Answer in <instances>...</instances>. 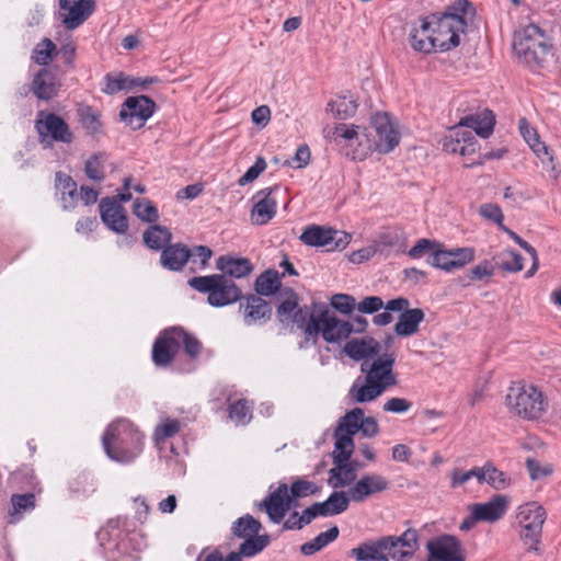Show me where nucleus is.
I'll return each mask as SVG.
<instances>
[{
    "label": "nucleus",
    "instance_id": "nucleus-1",
    "mask_svg": "<svg viewBox=\"0 0 561 561\" xmlns=\"http://www.w3.org/2000/svg\"><path fill=\"white\" fill-rule=\"evenodd\" d=\"M396 357L383 353L371 362L360 364L362 376H358L347 391V399L353 403H370L382 396L389 388L398 385L393 371Z\"/></svg>",
    "mask_w": 561,
    "mask_h": 561
},
{
    "label": "nucleus",
    "instance_id": "nucleus-2",
    "mask_svg": "<svg viewBox=\"0 0 561 561\" xmlns=\"http://www.w3.org/2000/svg\"><path fill=\"white\" fill-rule=\"evenodd\" d=\"M106 455L114 461L129 463L140 455L144 436L128 420L121 419L111 423L102 438Z\"/></svg>",
    "mask_w": 561,
    "mask_h": 561
},
{
    "label": "nucleus",
    "instance_id": "nucleus-3",
    "mask_svg": "<svg viewBox=\"0 0 561 561\" xmlns=\"http://www.w3.org/2000/svg\"><path fill=\"white\" fill-rule=\"evenodd\" d=\"M470 7L468 0H457L445 12L432 13L424 18L430 23L428 27L437 49L445 51L459 45V35L465 32L467 25L463 14Z\"/></svg>",
    "mask_w": 561,
    "mask_h": 561
},
{
    "label": "nucleus",
    "instance_id": "nucleus-4",
    "mask_svg": "<svg viewBox=\"0 0 561 561\" xmlns=\"http://www.w3.org/2000/svg\"><path fill=\"white\" fill-rule=\"evenodd\" d=\"M506 405L514 415L525 420H538L546 412L548 402L536 386L517 381L507 390Z\"/></svg>",
    "mask_w": 561,
    "mask_h": 561
},
{
    "label": "nucleus",
    "instance_id": "nucleus-5",
    "mask_svg": "<svg viewBox=\"0 0 561 561\" xmlns=\"http://www.w3.org/2000/svg\"><path fill=\"white\" fill-rule=\"evenodd\" d=\"M187 284L198 293L208 294V304L216 308L232 305L242 296L236 283L225 275L194 276Z\"/></svg>",
    "mask_w": 561,
    "mask_h": 561
},
{
    "label": "nucleus",
    "instance_id": "nucleus-6",
    "mask_svg": "<svg viewBox=\"0 0 561 561\" xmlns=\"http://www.w3.org/2000/svg\"><path fill=\"white\" fill-rule=\"evenodd\" d=\"M550 48L543 32L535 24L527 25L514 36L513 49L528 65L542 66Z\"/></svg>",
    "mask_w": 561,
    "mask_h": 561
},
{
    "label": "nucleus",
    "instance_id": "nucleus-7",
    "mask_svg": "<svg viewBox=\"0 0 561 561\" xmlns=\"http://www.w3.org/2000/svg\"><path fill=\"white\" fill-rule=\"evenodd\" d=\"M305 332L311 336L321 334L324 341L334 343L347 339L353 332V325L339 319L325 306H321L310 314Z\"/></svg>",
    "mask_w": 561,
    "mask_h": 561
},
{
    "label": "nucleus",
    "instance_id": "nucleus-8",
    "mask_svg": "<svg viewBox=\"0 0 561 561\" xmlns=\"http://www.w3.org/2000/svg\"><path fill=\"white\" fill-rule=\"evenodd\" d=\"M546 518V510L538 502H527L517 507L516 520L520 526V537L529 543V550H538Z\"/></svg>",
    "mask_w": 561,
    "mask_h": 561
},
{
    "label": "nucleus",
    "instance_id": "nucleus-9",
    "mask_svg": "<svg viewBox=\"0 0 561 561\" xmlns=\"http://www.w3.org/2000/svg\"><path fill=\"white\" fill-rule=\"evenodd\" d=\"M35 129L39 144L44 148L50 147L54 141L68 145L75 138L67 122L55 113L39 111L35 121Z\"/></svg>",
    "mask_w": 561,
    "mask_h": 561
},
{
    "label": "nucleus",
    "instance_id": "nucleus-10",
    "mask_svg": "<svg viewBox=\"0 0 561 561\" xmlns=\"http://www.w3.org/2000/svg\"><path fill=\"white\" fill-rule=\"evenodd\" d=\"M300 240L310 247L324 248L327 251L343 250L351 241V234L345 231L317 225L308 226Z\"/></svg>",
    "mask_w": 561,
    "mask_h": 561
},
{
    "label": "nucleus",
    "instance_id": "nucleus-11",
    "mask_svg": "<svg viewBox=\"0 0 561 561\" xmlns=\"http://www.w3.org/2000/svg\"><path fill=\"white\" fill-rule=\"evenodd\" d=\"M59 20L64 27L72 31L81 26L94 12V0H59Z\"/></svg>",
    "mask_w": 561,
    "mask_h": 561
},
{
    "label": "nucleus",
    "instance_id": "nucleus-12",
    "mask_svg": "<svg viewBox=\"0 0 561 561\" xmlns=\"http://www.w3.org/2000/svg\"><path fill=\"white\" fill-rule=\"evenodd\" d=\"M156 103L146 95L129 96L123 104L119 117L131 128H140L154 112Z\"/></svg>",
    "mask_w": 561,
    "mask_h": 561
},
{
    "label": "nucleus",
    "instance_id": "nucleus-13",
    "mask_svg": "<svg viewBox=\"0 0 561 561\" xmlns=\"http://www.w3.org/2000/svg\"><path fill=\"white\" fill-rule=\"evenodd\" d=\"M473 260V248L436 249L431 254L430 264L436 268L450 272L463 267Z\"/></svg>",
    "mask_w": 561,
    "mask_h": 561
},
{
    "label": "nucleus",
    "instance_id": "nucleus-14",
    "mask_svg": "<svg viewBox=\"0 0 561 561\" xmlns=\"http://www.w3.org/2000/svg\"><path fill=\"white\" fill-rule=\"evenodd\" d=\"M371 127L376 131V149L388 153L400 142V133L387 113H377L371 117Z\"/></svg>",
    "mask_w": 561,
    "mask_h": 561
},
{
    "label": "nucleus",
    "instance_id": "nucleus-15",
    "mask_svg": "<svg viewBox=\"0 0 561 561\" xmlns=\"http://www.w3.org/2000/svg\"><path fill=\"white\" fill-rule=\"evenodd\" d=\"M430 561H466L461 542L454 536L444 535L426 545Z\"/></svg>",
    "mask_w": 561,
    "mask_h": 561
},
{
    "label": "nucleus",
    "instance_id": "nucleus-16",
    "mask_svg": "<svg viewBox=\"0 0 561 561\" xmlns=\"http://www.w3.org/2000/svg\"><path fill=\"white\" fill-rule=\"evenodd\" d=\"M291 503L287 484L280 483L275 490L270 488V494L260 503L259 507L266 512L271 522L278 524L289 511Z\"/></svg>",
    "mask_w": 561,
    "mask_h": 561
},
{
    "label": "nucleus",
    "instance_id": "nucleus-17",
    "mask_svg": "<svg viewBox=\"0 0 561 561\" xmlns=\"http://www.w3.org/2000/svg\"><path fill=\"white\" fill-rule=\"evenodd\" d=\"M389 486L387 478L377 473H367L348 489V496L353 502L362 503L377 493L387 491Z\"/></svg>",
    "mask_w": 561,
    "mask_h": 561
},
{
    "label": "nucleus",
    "instance_id": "nucleus-18",
    "mask_svg": "<svg viewBox=\"0 0 561 561\" xmlns=\"http://www.w3.org/2000/svg\"><path fill=\"white\" fill-rule=\"evenodd\" d=\"M100 216L103 224L116 233H125L128 230V218L125 208L116 201V197H104L99 204Z\"/></svg>",
    "mask_w": 561,
    "mask_h": 561
},
{
    "label": "nucleus",
    "instance_id": "nucleus-19",
    "mask_svg": "<svg viewBox=\"0 0 561 561\" xmlns=\"http://www.w3.org/2000/svg\"><path fill=\"white\" fill-rule=\"evenodd\" d=\"M510 497L503 494H495L489 501L471 504L474 510V516L480 522L495 523L500 520L507 512Z\"/></svg>",
    "mask_w": 561,
    "mask_h": 561
},
{
    "label": "nucleus",
    "instance_id": "nucleus-20",
    "mask_svg": "<svg viewBox=\"0 0 561 561\" xmlns=\"http://www.w3.org/2000/svg\"><path fill=\"white\" fill-rule=\"evenodd\" d=\"M174 328L164 330L152 347V360L157 366H168L179 352Z\"/></svg>",
    "mask_w": 561,
    "mask_h": 561
},
{
    "label": "nucleus",
    "instance_id": "nucleus-21",
    "mask_svg": "<svg viewBox=\"0 0 561 561\" xmlns=\"http://www.w3.org/2000/svg\"><path fill=\"white\" fill-rule=\"evenodd\" d=\"M273 188L259 191L253 199L254 205L251 210V221L255 225L267 224L276 214V201L271 196Z\"/></svg>",
    "mask_w": 561,
    "mask_h": 561
},
{
    "label": "nucleus",
    "instance_id": "nucleus-22",
    "mask_svg": "<svg viewBox=\"0 0 561 561\" xmlns=\"http://www.w3.org/2000/svg\"><path fill=\"white\" fill-rule=\"evenodd\" d=\"M191 259V250L182 244L167 245L160 255V263L163 268L169 271H181Z\"/></svg>",
    "mask_w": 561,
    "mask_h": 561
},
{
    "label": "nucleus",
    "instance_id": "nucleus-23",
    "mask_svg": "<svg viewBox=\"0 0 561 561\" xmlns=\"http://www.w3.org/2000/svg\"><path fill=\"white\" fill-rule=\"evenodd\" d=\"M495 117L490 110H483L474 115H467L459 122V126L471 128L476 135L488 138L493 133Z\"/></svg>",
    "mask_w": 561,
    "mask_h": 561
},
{
    "label": "nucleus",
    "instance_id": "nucleus-24",
    "mask_svg": "<svg viewBox=\"0 0 561 561\" xmlns=\"http://www.w3.org/2000/svg\"><path fill=\"white\" fill-rule=\"evenodd\" d=\"M343 351L354 360L367 359L379 353L380 344L371 337L352 339L345 343Z\"/></svg>",
    "mask_w": 561,
    "mask_h": 561
},
{
    "label": "nucleus",
    "instance_id": "nucleus-25",
    "mask_svg": "<svg viewBox=\"0 0 561 561\" xmlns=\"http://www.w3.org/2000/svg\"><path fill=\"white\" fill-rule=\"evenodd\" d=\"M216 267L222 272L221 275L242 278L250 275L253 271V265L250 260L245 257H231L221 255L216 261Z\"/></svg>",
    "mask_w": 561,
    "mask_h": 561
},
{
    "label": "nucleus",
    "instance_id": "nucleus-26",
    "mask_svg": "<svg viewBox=\"0 0 561 561\" xmlns=\"http://www.w3.org/2000/svg\"><path fill=\"white\" fill-rule=\"evenodd\" d=\"M244 310V323L253 325L261 320L268 319L271 316L270 305L260 296L250 295L245 298V302L240 305Z\"/></svg>",
    "mask_w": 561,
    "mask_h": 561
},
{
    "label": "nucleus",
    "instance_id": "nucleus-27",
    "mask_svg": "<svg viewBox=\"0 0 561 561\" xmlns=\"http://www.w3.org/2000/svg\"><path fill=\"white\" fill-rule=\"evenodd\" d=\"M356 482V467L348 461L333 460V467L329 470L328 483L333 489L344 488Z\"/></svg>",
    "mask_w": 561,
    "mask_h": 561
},
{
    "label": "nucleus",
    "instance_id": "nucleus-28",
    "mask_svg": "<svg viewBox=\"0 0 561 561\" xmlns=\"http://www.w3.org/2000/svg\"><path fill=\"white\" fill-rule=\"evenodd\" d=\"M430 23L424 18L420 20V26L413 27L409 35L411 47L419 53L430 54L437 49V46L428 27Z\"/></svg>",
    "mask_w": 561,
    "mask_h": 561
},
{
    "label": "nucleus",
    "instance_id": "nucleus-29",
    "mask_svg": "<svg viewBox=\"0 0 561 561\" xmlns=\"http://www.w3.org/2000/svg\"><path fill=\"white\" fill-rule=\"evenodd\" d=\"M350 557L356 561H388L382 537L377 540H367L350 550Z\"/></svg>",
    "mask_w": 561,
    "mask_h": 561
},
{
    "label": "nucleus",
    "instance_id": "nucleus-30",
    "mask_svg": "<svg viewBox=\"0 0 561 561\" xmlns=\"http://www.w3.org/2000/svg\"><path fill=\"white\" fill-rule=\"evenodd\" d=\"M55 182L56 191L60 194L62 209H73L78 201L77 183L75 180L64 172H57Z\"/></svg>",
    "mask_w": 561,
    "mask_h": 561
},
{
    "label": "nucleus",
    "instance_id": "nucleus-31",
    "mask_svg": "<svg viewBox=\"0 0 561 561\" xmlns=\"http://www.w3.org/2000/svg\"><path fill=\"white\" fill-rule=\"evenodd\" d=\"M151 82H153V78L130 79L123 72L108 73L105 76V85L102 88V91L106 94H115L119 91L129 90L137 85L145 87Z\"/></svg>",
    "mask_w": 561,
    "mask_h": 561
},
{
    "label": "nucleus",
    "instance_id": "nucleus-32",
    "mask_svg": "<svg viewBox=\"0 0 561 561\" xmlns=\"http://www.w3.org/2000/svg\"><path fill=\"white\" fill-rule=\"evenodd\" d=\"M518 128L523 138L537 154V157L541 159L542 163L552 162V156L549 152L548 147L539 140L537 130L530 126L526 118L519 119Z\"/></svg>",
    "mask_w": 561,
    "mask_h": 561
},
{
    "label": "nucleus",
    "instance_id": "nucleus-33",
    "mask_svg": "<svg viewBox=\"0 0 561 561\" xmlns=\"http://www.w3.org/2000/svg\"><path fill=\"white\" fill-rule=\"evenodd\" d=\"M425 313L420 308L408 309L399 316L394 331L401 336H411L419 331L420 323L424 320Z\"/></svg>",
    "mask_w": 561,
    "mask_h": 561
},
{
    "label": "nucleus",
    "instance_id": "nucleus-34",
    "mask_svg": "<svg viewBox=\"0 0 561 561\" xmlns=\"http://www.w3.org/2000/svg\"><path fill=\"white\" fill-rule=\"evenodd\" d=\"M32 91L41 100L54 98L58 92L54 75L47 69L39 70L33 80Z\"/></svg>",
    "mask_w": 561,
    "mask_h": 561
},
{
    "label": "nucleus",
    "instance_id": "nucleus-35",
    "mask_svg": "<svg viewBox=\"0 0 561 561\" xmlns=\"http://www.w3.org/2000/svg\"><path fill=\"white\" fill-rule=\"evenodd\" d=\"M142 240L150 250H163L172 240L171 231L163 226L153 224L149 226L142 233Z\"/></svg>",
    "mask_w": 561,
    "mask_h": 561
},
{
    "label": "nucleus",
    "instance_id": "nucleus-36",
    "mask_svg": "<svg viewBox=\"0 0 561 561\" xmlns=\"http://www.w3.org/2000/svg\"><path fill=\"white\" fill-rule=\"evenodd\" d=\"M457 138L444 144L447 151L461 156L472 154L478 149V142L472 131L462 130L456 133Z\"/></svg>",
    "mask_w": 561,
    "mask_h": 561
},
{
    "label": "nucleus",
    "instance_id": "nucleus-37",
    "mask_svg": "<svg viewBox=\"0 0 561 561\" xmlns=\"http://www.w3.org/2000/svg\"><path fill=\"white\" fill-rule=\"evenodd\" d=\"M357 103L351 95H337L327 104V112L337 119H346L356 113Z\"/></svg>",
    "mask_w": 561,
    "mask_h": 561
},
{
    "label": "nucleus",
    "instance_id": "nucleus-38",
    "mask_svg": "<svg viewBox=\"0 0 561 561\" xmlns=\"http://www.w3.org/2000/svg\"><path fill=\"white\" fill-rule=\"evenodd\" d=\"M270 538L267 535H255L252 537L244 538V541L240 545L238 552H231L226 559H229L232 554L238 556L240 561L242 557H253L260 553L268 545Z\"/></svg>",
    "mask_w": 561,
    "mask_h": 561
},
{
    "label": "nucleus",
    "instance_id": "nucleus-39",
    "mask_svg": "<svg viewBox=\"0 0 561 561\" xmlns=\"http://www.w3.org/2000/svg\"><path fill=\"white\" fill-rule=\"evenodd\" d=\"M339 528L336 526H333L327 531L320 533L312 540L304 543L300 547V551L305 556H311L327 547L332 541H334L339 537Z\"/></svg>",
    "mask_w": 561,
    "mask_h": 561
},
{
    "label": "nucleus",
    "instance_id": "nucleus-40",
    "mask_svg": "<svg viewBox=\"0 0 561 561\" xmlns=\"http://www.w3.org/2000/svg\"><path fill=\"white\" fill-rule=\"evenodd\" d=\"M11 510L9 511L10 523H16L21 516L35 507V495L33 493L13 494L11 496Z\"/></svg>",
    "mask_w": 561,
    "mask_h": 561
},
{
    "label": "nucleus",
    "instance_id": "nucleus-41",
    "mask_svg": "<svg viewBox=\"0 0 561 561\" xmlns=\"http://www.w3.org/2000/svg\"><path fill=\"white\" fill-rule=\"evenodd\" d=\"M334 436L335 444L333 451V460H337L339 462L348 461L354 451L353 435L335 430Z\"/></svg>",
    "mask_w": 561,
    "mask_h": 561
},
{
    "label": "nucleus",
    "instance_id": "nucleus-42",
    "mask_svg": "<svg viewBox=\"0 0 561 561\" xmlns=\"http://www.w3.org/2000/svg\"><path fill=\"white\" fill-rule=\"evenodd\" d=\"M481 484L488 483L495 490H502L510 485V478L506 473L499 470L492 462H486L481 467Z\"/></svg>",
    "mask_w": 561,
    "mask_h": 561
},
{
    "label": "nucleus",
    "instance_id": "nucleus-43",
    "mask_svg": "<svg viewBox=\"0 0 561 561\" xmlns=\"http://www.w3.org/2000/svg\"><path fill=\"white\" fill-rule=\"evenodd\" d=\"M279 287V274L274 270L265 271L255 280V290L260 296H272Z\"/></svg>",
    "mask_w": 561,
    "mask_h": 561
},
{
    "label": "nucleus",
    "instance_id": "nucleus-44",
    "mask_svg": "<svg viewBox=\"0 0 561 561\" xmlns=\"http://www.w3.org/2000/svg\"><path fill=\"white\" fill-rule=\"evenodd\" d=\"M79 121L89 135L102 133V123L98 111L89 105H81L78 108Z\"/></svg>",
    "mask_w": 561,
    "mask_h": 561
},
{
    "label": "nucleus",
    "instance_id": "nucleus-45",
    "mask_svg": "<svg viewBox=\"0 0 561 561\" xmlns=\"http://www.w3.org/2000/svg\"><path fill=\"white\" fill-rule=\"evenodd\" d=\"M261 529V523L249 514L238 518L231 528L232 534L239 538H248L259 535Z\"/></svg>",
    "mask_w": 561,
    "mask_h": 561
},
{
    "label": "nucleus",
    "instance_id": "nucleus-46",
    "mask_svg": "<svg viewBox=\"0 0 561 561\" xmlns=\"http://www.w3.org/2000/svg\"><path fill=\"white\" fill-rule=\"evenodd\" d=\"M133 213L141 221L156 224L159 220L158 208L147 198H136L133 204Z\"/></svg>",
    "mask_w": 561,
    "mask_h": 561
},
{
    "label": "nucleus",
    "instance_id": "nucleus-47",
    "mask_svg": "<svg viewBox=\"0 0 561 561\" xmlns=\"http://www.w3.org/2000/svg\"><path fill=\"white\" fill-rule=\"evenodd\" d=\"M397 542L400 546V556H408L411 559L420 548V536L419 531L414 528H408L400 536H394Z\"/></svg>",
    "mask_w": 561,
    "mask_h": 561
},
{
    "label": "nucleus",
    "instance_id": "nucleus-48",
    "mask_svg": "<svg viewBox=\"0 0 561 561\" xmlns=\"http://www.w3.org/2000/svg\"><path fill=\"white\" fill-rule=\"evenodd\" d=\"M106 162V154L103 152H98L92 154L87 161L84 165L85 175L96 182H101L105 178V168L104 164Z\"/></svg>",
    "mask_w": 561,
    "mask_h": 561
},
{
    "label": "nucleus",
    "instance_id": "nucleus-49",
    "mask_svg": "<svg viewBox=\"0 0 561 561\" xmlns=\"http://www.w3.org/2000/svg\"><path fill=\"white\" fill-rule=\"evenodd\" d=\"M364 414V410L360 408H354L347 411L340 419L336 430L354 436L358 432Z\"/></svg>",
    "mask_w": 561,
    "mask_h": 561
},
{
    "label": "nucleus",
    "instance_id": "nucleus-50",
    "mask_svg": "<svg viewBox=\"0 0 561 561\" xmlns=\"http://www.w3.org/2000/svg\"><path fill=\"white\" fill-rule=\"evenodd\" d=\"M298 307V298L295 294H291L287 299L280 302L277 308V314L282 322L288 321L293 317V321L299 323L304 321L301 317V310L296 311Z\"/></svg>",
    "mask_w": 561,
    "mask_h": 561
},
{
    "label": "nucleus",
    "instance_id": "nucleus-51",
    "mask_svg": "<svg viewBox=\"0 0 561 561\" xmlns=\"http://www.w3.org/2000/svg\"><path fill=\"white\" fill-rule=\"evenodd\" d=\"M174 331L179 348L183 345L185 353L191 358H196L202 350L201 342L195 336L184 331L182 328H174Z\"/></svg>",
    "mask_w": 561,
    "mask_h": 561
},
{
    "label": "nucleus",
    "instance_id": "nucleus-52",
    "mask_svg": "<svg viewBox=\"0 0 561 561\" xmlns=\"http://www.w3.org/2000/svg\"><path fill=\"white\" fill-rule=\"evenodd\" d=\"M56 54V45L49 38H44L41 43H38L35 46L32 59L37 65L46 66L53 60V57Z\"/></svg>",
    "mask_w": 561,
    "mask_h": 561
},
{
    "label": "nucleus",
    "instance_id": "nucleus-53",
    "mask_svg": "<svg viewBox=\"0 0 561 561\" xmlns=\"http://www.w3.org/2000/svg\"><path fill=\"white\" fill-rule=\"evenodd\" d=\"M181 430V423L175 419L164 417L162 422L157 425L153 438L157 443L164 442L165 439L173 437Z\"/></svg>",
    "mask_w": 561,
    "mask_h": 561
},
{
    "label": "nucleus",
    "instance_id": "nucleus-54",
    "mask_svg": "<svg viewBox=\"0 0 561 561\" xmlns=\"http://www.w3.org/2000/svg\"><path fill=\"white\" fill-rule=\"evenodd\" d=\"M473 478L477 479V481L481 484V478H483V476L481 474V467H473L472 469H470L468 471H463L459 468H455L450 472V488L456 489V488L467 483L468 481H470Z\"/></svg>",
    "mask_w": 561,
    "mask_h": 561
},
{
    "label": "nucleus",
    "instance_id": "nucleus-55",
    "mask_svg": "<svg viewBox=\"0 0 561 561\" xmlns=\"http://www.w3.org/2000/svg\"><path fill=\"white\" fill-rule=\"evenodd\" d=\"M523 257L515 250H507L499 256L497 265L506 272H519L523 270Z\"/></svg>",
    "mask_w": 561,
    "mask_h": 561
},
{
    "label": "nucleus",
    "instance_id": "nucleus-56",
    "mask_svg": "<svg viewBox=\"0 0 561 561\" xmlns=\"http://www.w3.org/2000/svg\"><path fill=\"white\" fill-rule=\"evenodd\" d=\"M350 501H352L348 496V492L345 493L343 491H334L331 495L325 500V504L331 512V515H339L345 512L348 508Z\"/></svg>",
    "mask_w": 561,
    "mask_h": 561
},
{
    "label": "nucleus",
    "instance_id": "nucleus-57",
    "mask_svg": "<svg viewBox=\"0 0 561 561\" xmlns=\"http://www.w3.org/2000/svg\"><path fill=\"white\" fill-rule=\"evenodd\" d=\"M229 417L236 424H247L251 420V405L247 400H239L229 408Z\"/></svg>",
    "mask_w": 561,
    "mask_h": 561
},
{
    "label": "nucleus",
    "instance_id": "nucleus-58",
    "mask_svg": "<svg viewBox=\"0 0 561 561\" xmlns=\"http://www.w3.org/2000/svg\"><path fill=\"white\" fill-rule=\"evenodd\" d=\"M331 306L343 314H351L356 308V300L347 294H335L331 297Z\"/></svg>",
    "mask_w": 561,
    "mask_h": 561
},
{
    "label": "nucleus",
    "instance_id": "nucleus-59",
    "mask_svg": "<svg viewBox=\"0 0 561 561\" xmlns=\"http://www.w3.org/2000/svg\"><path fill=\"white\" fill-rule=\"evenodd\" d=\"M317 491L318 489L313 482L298 479L291 483L289 496L291 497L293 502L296 499L306 497L310 494H314Z\"/></svg>",
    "mask_w": 561,
    "mask_h": 561
},
{
    "label": "nucleus",
    "instance_id": "nucleus-60",
    "mask_svg": "<svg viewBox=\"0 0 561 561\" xmlns=\"http://www.w3.org/2000/svg\"><path fill=\"white\" fill-rule=\"evenodd\" d=\"M383 547H385V553L387 557V560L390 561L392 559L393 561H408V556H400L402 549H400L399 543L397 542L394 536H383L382 537Z\"/></svg>",
    "mask_w": 561,
    "mask_h": 561
},
{
    "label": "nucleus",
    "instance_id": "nucleus-61",
    "mask_svg": "<svg viewBox=\"0 0 561 561\" xmlns=\"http://www.w3.org/2000/svg\"><path fill=\"white\" fill-rule=\"evenodd\" d=\"M480 215L485 219L492 220L500 227L501 230H505L507 227L503 224V213L502 209L495 204H483L480 207Z\"/></svg>",
    "mask_w": 561,
    "mask_h": 561
},
{
    "label": "nucleus",
    "instance_id": "nucleus-62",
    "mask_svg": "<svg viewBox=\"0 0 561 561\" xmlns=\"http://www.w3.org/2000/svg\"><path fill=\"white\" fill-rule=\"evenodd\" d=\"M411 401L404 398L392 397L383 403L382 410L389 413L401 414L408 412L411 409Z\"/></svg>",
    "mask_w": 561,
    "mask_h": 561
},
{
    "label": "nucleus",
    "instance_id": "nucleus-63",
    "mask_svg": "<svg viewBox=\"0 0 561 561\" xmlns=\"http://www.w3.org/2000/svg\"><path fill=\"white\" fill-rule=\"evenodd\" d=\"M493 274V264L490 261L484 260L469 271L468 277L470 280H482L491 277Z\"/></svg>",
    "mask_w": 561,
    "mask_h": 561
},
{
    "label": "nucleus",
    "instance_id": "nucleus-64",
    "mask_svg": "<svg viewBox=\"0 0 561 561\" xmlns=\"http://www.w3.org/2000/svg\"><path fill=\"white\" fill-rule=\"evenodd\" d=\"M266 162L263 158L259 157L255 163L248 169V171L238 180V184L241 186L253 182L259 175L265 170Z\"/></svg>",
    "mask_w": 561,
    "mask_h": 561
}]
</instances>
